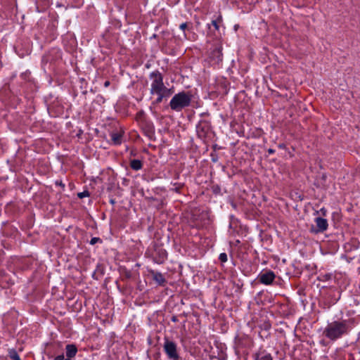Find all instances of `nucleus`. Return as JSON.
<instances>
[{
    "mask_svg": "<svg viewBox=\"0 0 360 360\" xmlns=\"http://www.w3.org/2000/svg\"><path fill=\"white\" fill-rule=\"evenodd\" d=\"M349 327L347 321H333L328 324L323 331L326 337L331 340L340 338L348 332Z\"/></svg>",
    "mask_w": 360,
    "mask_h": 360,
    "instance_id": "obj_1",
    "label": "nucleus"
},
{
    "mask_svg": "<svg viewBox=\"0 0 360 360\" xmlns=\"http://www.w3.org/2000/svg\"><path fill=\"white\" fill-rule=\"evenodd\" d=\"M192 96L189 93L181 91L175 94L170 101V108L175 111H181L190 105Z\"/></svg>",
    "mask_w": 360,
    "mask_h": 360,
    "instance_id": "obj_2",
    "label": "nucleus"
},
{
    "mask_svg": "<svg viewBox=\"0 0 360 360\" xmlns=\"http://www.w3.org/2000/svg\"><path fill=\"white\" fill-rule=\"evenodd\" d=\"M149 78L151 81L150 92L151 94L155 93H160L162 91H167L172 90L166 87L163 83V77L162 74L158 71L152 72Z\"/></svg>",
    "mask_w": 360,
    "mask_h": 360,
    "instance_id": "obj_3",
    "label": "nucleus"
},
{
    "mask_svg": "<svg viewBox=\"0 0 360 360\" xmlns=\"http://www.w3.org/2000/svg\"><path fill=\"white\" fill-rule=\"evenodd\" d=\"M163 349L167 354V357L171 360H179V355L177 352L176 344L169 340L168 338H165Z\"/></svg>",
    "mask_w": 360,
    "mask_h": 360,
    "instance_id": "obj_4",
    "label": "nucleus"
},
{
    "mask_svg": "<svg viewBox=\"0 0 360 360\" xmlns=\"http://www.w3.org/2000/svg\"><path fill=\"white\" fill-rule=\"evenodd\" d=\"M315 223L316 225V229H311V231L315 233L323 232L328 229V224L326 219L318 217L315 219Z\"/></svg>",
    "mask_w": 360,
    "mask_h": 360,
    "instance_id": "obj_5",
    "label": "nucleus"
},
{
    "mask_svg": "<svg viewBox=\"0 0 360 360\" xmlns=\"http://www.w3.org/2000/svg\"><path fill=\"white\" fill-rule=\"evenodd\" d=\"M275 277L276 276L273 271H268L261 274L259 276V279L262 283L265 285H269L274 281Z\"/></svg>",
    "mask_w": 360,
    "mask_h": 360,
    "instance_id": "obj_6",
    "label": "nucleus"
},
{
    "mask_svg": "<svg viewBox=\"0 0 360 360\" xmlns=\"http://www.w3.org/2000/svg\"><path fill=\"white\" fill-rule=\"evenodd\" d=\"M222 47L221 44H217L210 53L212 59L215 60L216 63H219L222 60Z\"/></svg>",
    "mask_w": 360,
    "mask_h": 360,
    "instance_id": "obj_7",
    "label": "nucleus"
},
{
    "mask_svg": "<svg viewBox=\"0 0 360 360\" xmlns=\"http://www.w3.org/2000/svg\"><path fill=\"white\" fill-rule=\"evenodd\" d=\"M111 140L115 145H119L122 141V132L121 131H113L110 134Z\"/></svg>",
    "mask_w": 360,
    "mask_h": 360,
    "instance_id": "obj_8",
    "label": "nucleus"
},
{
    "mask_svg": "<svg viewBox=\"0 0 360 360\" xmlns=\"http://www.w3.org/2000/svg\"><path fill=\"white\" fill-rule=\"evenodd\" d=\"M66 356L69 358L74 357L77 352V349L75 345H66Z\"/></svg>",
    "mask_w": 360,
    "mask_h": 360,
    "instance_id": "obj_9",
    "label": "nucleus"
},
{
    "mask_svg": "<svg viewBox=\"0 0 360 360\" xmlns=\"http://www.w3.org/2000/svg\"><path fill=\"white\" fill-rule=\"evenodd\" d=\"M172 91L169 90L167 91H162L160 93H155V94L158 95V98L155 100L156 103H160L162 101L164 98H168L172 94Z\"/></svg>",
    "mask_w": 360,
    "mask_h": 360,
    "instance_id": "obj_10",
    "label": "nucleus"
},
{
    "mask_svg": "<svg viewBox=\"0 0 360 360\" xmlns=\"http://www.w3.org/2000/svg\"><path fill=\"white\" fill-rule=\"evenodd\" d=\"M153 280L159 285H164L165 283V278L161 273L153 272Z\"/></svg>",
    "mask_w": 360,
    "mask_h": 360,
    "instance_id": "obj_11",
    "label": "nucleus"
},
{
    "mask_svg": "<svg viewBox=\"0 0 360 360\" xmlns=\"http://www.w3.org/2000/svg\"><path fill=\"white\" fill-rule=\"evenodd\" d=\"M142 162L139 160L134 159L130 162V167L134 170L138 171L142 168Z\"/></svg>",
    "mask_w": 360,
    "mask_h": 360,
    "instance_id": "obj_12",
    "label": "nucleus"
},
{
    "mask_svg": "<svg viewBox=\"0 0 360 360\" xmlns=\"http://www.w3.org/2000/svg\"><path fill=\"white\" fill-rule=\"evenodd\" d=\"M255 360H273L271 356L269 354L262 352L257 354Z\"/></svg>",
    "mask_w": 360,
    "mask_h": 360,
    "instance_id": "obj_13",
    "label": "nucleus"
},
{
    "mask_svg": "<svg viewBox=\"0 0 360 360\" xmlns=\"http://www.w3.org/2000/svg\"><path fill=\"white\" fill-rule=\"evenodd\" d=\"M9 356L13 360H21L19 355L15 350L10 351Z\"/></svg>",
    "mask_w": 360,
    "mask_h": 360,
    "instance_id": "obj_14",
    "label": "nucleus"
},
{
    "mask_svg": "<svg viewBox=\"0 0 360 360\" xmlns=\"http://www.w3.org/2000/svg\"><path fill=\"white\" fill-rule=\"evenodd\" d=\"M219 259L221 262H226L227 261V255L226 253H221Z\"/></svg>",
    "mask_w": 360,
    "mask_h": 360,
    "instance_id": "obj_15",
    "label": "nucleus"
},
{
    "mask_svg": "<svg viewBox=\"0 0 360 360\" xmlns=\"http://www.w3.org/2000/svg\"><path fill=\"white\" fill-rule=\"evenodd\" d=\"M190 23L188 22H184L180 25L179 28L184 32L186 29H188V25Z\"/></svg>",
    "mask_w": 360,
    "mask_h": 360,
    "instance_id": "obj_16",
    "label": "nucleus"
},
{
    "mask_svg": "<svg viewBox=\"0 0 360 360\" xmlns=\"http://www.w3.org/2000/svg\"><path fill=\"white\" fill-rule=\"evenodd\" d=\"M78 197L79 198H83L86 196H89V192L88 191H84V192H82V193H79L77 194Z\"/></svg>",
    "mask_w": 360,
    "mask_h": 360,
    "instance_id": "obj_17",
    "label": "nucleus"
},
{
    "mask_svg": "<svg viewBox=\"0 0 360 360\" xmlns=\"http://www.w3.org/2000/svg\"><path fill=\"white\" fill-rule=\"evenodd\" d=\"M98 241H101V239L99 238H96V237L92 238L90 240V244L95 245Z\"/></svg>",
    "mask_w": 360,
    "mask_h": 360,
    "instance_id": "obj_18",
    "label": "nucleus"
},
{
    "mask_svg": "<svg viewBox=\"0 0 360 360\" xmlns=\"http://www.w3.org/2000/svg\"><path fill=\"white\" fill-rule=\"evenodd\" d=\"M197 129H198V133L199 136H204V134H202V133L200 131V129H202V131H203V127H202L201 125H199Z\"/></svg>",
    "mask_w": 360,
    "mask_h": 360,
    "instance_id": "obj_19",
    "label": "nucleus"
},
{
    "mask_svg": "<svg viewBox=\"0 0 360 360\" xmlns=\"http://www.w3.org/2000/svg\"><path fill=\"white\" fill-rule=\"evenodd\" d=\"M319 212H321L323 216H326L327 210L325 208H321Z\"/></svg>",
    "mask_w": 360,
    "mask_h": 360,
    "instance_id": "obj_20",
    "label": "nucleus"
},
{
    "mask_svg": "<svg viewBox=\"0 0 360 360\" xmlns=\"http://www.w3.org/2000/svg\"><path fill=\"white\" fill-rule=\"evenodd\" d=\"M212 25L215 27L216 30H218L219 29V26L217 25V20H212Z\"/></svg>",
    "mask_w": 360,
    "mask_h": 360,
    "instance_id": "obj_21",
    "label": "nucleus"
},
{
    "mask_svg": "<svg viewBox=\"0 0 360 360\" xmlns=\"http://www.w3.org/2000/svg\"><path fill=\"white\" fill-rule=\"evenodd\" d=\"M63 359H64V356L63 355H59V356H57L55 358V360H63Z\"/></svg>",
    "mask_w": 360,
    "mask_h": 360,
    "instance_id": "obj_22",
    "label": "nucleus"
},
{
    "mask_svg": "<svg viewBox=\"0 0 360 360\" xmlns=\"http://www.w3.org/2000/svg\"><path fill=\"white\" fill-rule=\"evenodd\" d=\"M274 152H275V150H274V149H272V148H269V149L268 150V153H269V154H272V153H274Z\"/></svg>",
    "mask_w": 360,
    "mask_h": 360,
    "instance_id": "obj_23",
    "label": "nucleus"
},
{
    "mask_svg": "<svg viewBox=\"0 0 360 360\" xmlns=\"http://www.w3.org/2000/svg\"><path fill=\"white\" fill-rule=\"evenodd\" d=\"M110 84V82L108 81H106L105 82V86H108Z\"/></svg>",
    "mask_w": 360,
    "mask_h": 360,
    "instance_id": "obj_24",
    "label": "nucleus"
},
{
    "mask_svg": "<svg viewBox=\"0 0 360 360\" xmlns=\"http://www.w3.org/2000/svg\"><path fill=\"white\" fill-rule=\"evenodd\" d=\"M70 359H71V358L68 357V358H66V359H64L63 360H71Z\"/></svg>",
    "mask_w": 360,
    "mask_h": 360,
    "instance_id": "obj_25",
    "label": "nucleus"
},
{
    "mask_svg": "<svg viewBox=\"0 0 360 360\" xmlns=\"http://www.w3.org/2000/svg\"><path fill=\"white\" fill-rule=\"evenodd\" d=\"M184 36L185 38H186V35L185 33H184Z\"/></svg>",
    "mask_w": 360,
    "mask_h": 360,
    "instance_id": "obj_26",
    "label": "nucleus"
}]
</instances>
